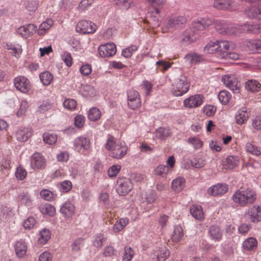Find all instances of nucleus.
I'll return each mask as SVG.
<instances>
[{"label":"nucleus","mask_w":261,"mask_h":261,"mask_svg":"<svg viewBox=\"0 0 261 261\" xmlns=\"http://www.w3.org/2000/svg\"><path fill=\"white\" fill-rule=\"evenodd\" d=\"M215 28L219 33L234 34L238 35L243 31H248L257 33L261 32V24H251L245 23L244 25L238 27H230L228 24L223 21H216L215 22Z\"/></svg>","instance_id":"obj_1"},{"label":"nucleus","mask_w":261,"mask_h":261,"mask_svg":"<svg viewBox=\"0 0 261 261\" xmlns=\"http://www.w3.org/2000/svg\"><path fill=\"white\" fill-rule=\"evenodd\" d=\"M256 199V194L255 191L249 188H241L237 190L232 196L233 202L242 207L253 203Z\"/></svg>","instance_id":"obj_2"},{"label":"nucleus","mask_w":261,"mask_h":261,"mask_svg":"<svg viewBox=\"0 0 261 261\" xmlns=\"http://www.w3.org/2000/svg\"><path fill=\"white\" fill-rule=\"evenodd\" d=\"M105 148L109 151L110 156L117 159L124 156L128 150V147L124 142H116L113 137L107 140Z\"/></svg>","instance_id":"obj_3"},{"label":"nucleus","mask_w":261,"mask_h":261,"mask_svg":"<svg viewBox=\"0 0 261 261\" xmlns=\"http://www.w3.org/2000/svg\"><path fill=\"white\" fill-rule=\"evenodd\" d=\"M187 22V18L183 16H171L167 17L162 26L163 33L172 32L184 27Z\"/></svg>","instance_id":"obj_4"},{"label":"nucleus","mask_w":261,"mask_h":261,"mask_svg":"<svg viewBox=\"0 0 261 261\" xmlns=\"http://www.w3.org/2000/svg\"><path fill=\"white\" fill-rule=\"evenodd\" d=\"M190 83L185 76L176 79L172 84L171 90L175 96H181L187 93L189 90Z\"/></svg>","instance_id":"obj_5"},{"label":"nucleus","mask_w":261,"mask_h":261,"mask_svg":"<svg viewBox=\"0 0 261 261\" xmlns=\"http://www.w3.org/2000/svg\"><path fill=\"white\" fill-rule=\"evenodd\" d=\"M245 217L248 221L257 223L261 221V206L254 205L249 207L244 214Z\"/></svg>","instance_id":"obj_6"},{"label":"nucleus","mask_w":261,"mask_h":261,"mask_svg":"<svg viewBox=\"0 0 261 261\" xmlns=\"http://www.w3.org/2000/svg\"><path fill=\"white\" fill-rule=\"evenodd\" d=\"M13 83L17 90L23 93H28L32 88V84L30 80L24 76H16L14 79Z\"/></svg>","instance_id":"obj_7"},{"label":"nucleus","mask_w":261,"mask_h":261,"mask_svg":"<svg viewBox=\"0 0 261 261\" xmlns=\"http://www.w3.org/2000/svg\"><path fill=\"white\" fill-rule=\"evenodd\" d=\"M97 30L96 25L92 21L82 20L79 21L75 27V31L80 34H93Z\"/></svg>","instance_id":"obj_8"},{"label":"nucleus","mask_w":261,"mask_h":261,"mask_svg":"<svg viewBox=\"0 0 261 261\" xmlns=\"http://www.w3.org/2000/svg\"><path fill=\"white\" fill-rule=\"evenodd\" d=\"M133 188V183L129 179L126 178L118 179L116 191L119 195H126L130 192Z\"/></svg>","instance_id":"obj_9"},{"label":"nucleus","mask_w":261,"mask_h":261,"mask_svg":"<svg viewBox=\"0 0 261 261\" xmlns=\"http://www.w3.org/2000/svg\"><path fill=\"white\" fill-rule=\"evenodd\" d=\"M204 102V97L201 94H195L186 98L183 102L185 108L194 109L200 107Z\"/></svg>","instance_id":"obj_10"},{"label":"nucleus","mask_w":261,"mask_h":261,"mask_svg":"<svg viewBox=\"0 0 261 261\" xmlns=\"http://www.w3.org/2000/svg\"><path fill=\"white\" fill-rule=\"evenodd\" d=\"M127 103L128 107L133 109H139L141 106V101L139 93L134 90H130L127 93Z\"/></svg>","instance_id":"obj_11"},{"label":"nucleus","mask_w":261,"mask_h":261,"mask_svg":"<svg viewBox=\"0 0 261 261\" xmlns=\"http://www.w3.org/2000/svg\"><path fill=\"white\" fill-rule=\"evenodd\" d=\"M222 82L225 85L233 91V93H239L240 83L233 75L227 74L223 76Z\"/></svg>","instance_id":"obj_12"},{"label":"nucleus","mask_w":261,"mask_h":261,"mask_svg":"<svg viewBox=\"0 0 261 261\" xmlns=\"http://www.w3.org/2000/svg\"><path fill=\"white\" fill-rule=\"evenodd\" d=\"M98 54L102 58H109L113 56L116 53V47L113 43H108L101 45L98 47Z\"/></svg>","instance_id":"obj_13"},{"label":"nucleus","mask_w":261,"mask_h":261,"mask_svg":"<svg viewBox=\"0 0 261 261\" xmlns=\"http://www.w3.org/2000/svg\"><path fill=\"white\" fill-rule=\"evenodd\" d=\"M75 149L81 153H84L90 148V141L89 138L80 137L75 139L74 142Z\"/></svg>","instance_id":"obj_14"},{"label":"nucleus","mask_w":261,"mask_h":261,"mask_svg":"<svg viewBox=\"0 0 261 261\" xmlns=\"http://www.w3.org/2000/svg\"><path fill=\"white\" fill-rule=\"evenodd\" d=\"M37 31V27L34 24H29L20 27L17 29V33L24 38L33 36Z\"/></svg>","instance_id":"obj_15"},{"label":"nucleus","mask_w":261,"mask_h":261,"mask_svg":"<svg viewBox=\"0 0 261 261\" xmlns=\"http://www.w3.org/2000/svg\"><path fill=\"white\" fill-rule=\"evenodd\" d=\"M46 160L40 153H34L31 158V166L34 169H40L45 167Z\"/></svg>","instance_id":"obj_16"},{"label":"nucleus","mask_w":261,"mask_h":261,"mask_svg":"<svg viewBox=\"0 0 261 261\" xmlns=\"http://www.w3.org/2000/svg\"><path fill=\"white\" fill-rule=\"evenodd\" d=\"M32 135V131L29 127H20L16 131L15 136L19 142L27 141Z\"/></svg>","instance_id":"obj_17"},{"label":"nucleus","mask_w":261,"mask_h":261,"mask_svg":"<svg viewBox=\"0 0 261 261\" xmlns=\"http://www.w3.org/2000/svg\"><path fill=\"white\" fill-rule=\"evenodd\" d=\"M169 255L170 251L166 247H159L154 250L152 259L154 261H165Z\"/></svg>","instance_id":"obj_18"},{"label":"nucleus","mask_w":261,"mask_h":261,"mask_svg":"<svg viewBox=\"0 0 261 261\" xmlns=\"http://www.w3.org/2000/svg\"><path fill=\"white\" fill-rule=\"evenodd\" d=\"M228 191V186L225 184H218L214 185L207 190V193L214 196H221Z\"/></svg>","instance_id":"obj_19"},{"label":"nucleus","mask_w":261,"mask_h":261,"mask_svg":"<svg viewBox=\"0 0 261 261\" xmlns=\"http://www.w3.org/2000/svg\"><path fill=\"white\" fill-rule=\"evenodd\" d=\"M14 250L17 257H23L27 254L28 246L24 241L20 240L16 242Z\"/></svg>","instance_id":"obj_20"},{"label":"nucleus","mask_w":261,"mask_h":261,"mask_svg":"<svg viewBox=\"0 0 261 261\" xmlns=\"http://www.w3.org/2000/svg\"><path fill=\"white\" fill-rule=\"evenodd\" d=\"M75 207L70 202H65L61 207L60 212L66 218H71L74 214Z\"/></svg>","instance_id":"obj_21"},{"label":"nucleus","mask_w":261,"mask_h":261,"mask_svg":"<svg viewBox=\"0 0 261 261\" xmlns=\"http://www.w3.org/2000/svg\"><path fill=\"white\" fill-rule=\"evenodd\" d=\"M197 35L192 29H187L181 36V41L185 44H188L196 41Z\"/></svg>","instance_id":"obj_22"},{"label":"nucleus","mask_w":261,"mask_h":261,"mask_svg":"<svg viewBox=\"0 0 261 261\" xmlns=\"http://www.w3.org/2000/svg\"><path fill=\"white\" fill-rule=\"evenodd\" d=\"M249 117V114L245 108L239 109L235 115L236 122L238 124H243L248 120Z\"/></svg>","instance_id":"obj_23"},{"label":"nucleus","mask_w":261,"mask_h":261,"mask_svg":"<svg viewBox=\"0 0 261 261\" xmlns=\"http://www.w3.org/2000/svg\"><path fill=\"white\" fill-rule=\"evenodd\" d=\"M240 163L239 158L236 155L228 156L223 163V167L226 169L232 170L238 166Z\"/></svg>","instance_id":"obj_24"},{"label":"nucleus","mask_w":261,"mask_h":261,"mask_svg":"<svg viewBox=\"0 0 261 261\" xmlns=\"http://www.w3.org/2000/svg\"><path fill=\"white\" fill-rule=\"evenodd\" d=\"M213 6L218 9L222 10H233L234 7L233 3L229 0H215Z\"/></svg>","instance_id":"obj_25"},{"label":"nucleus","mask_w":261,"mask_h":261,"mask_svg":"<svg viewBox=\"0 0 261 261\" xmlns=\"http://www.w3.org/2000/svg\"><path fill=\"white\" fill-rule=\"evenodd\" d=\"M212 23V20L207 18L200 20H196L192 23L193 28L198 31H202L207 29Z\"/></svg>","instance_id":"obj_26"},{"label":"nucleus","mask_w":261,"mask_h":261,"mask_svg":"<svg viewBox=\"0 0 261 261\" xmlns=\"http://www.w3.org/2000/svg\"><path fill=\"white\" fill-rule=\"evenodd\" d=\"M186 180L182 177H178L174 179L171 183L172 189L178 193L184 190L185 187Z\"/></svg>","instance_id":"obj_27"},{"label":"nucleus","mask_w":261,"mask_h":261,"mask_svg":"<svg viewBox=\"0 0 261 261\" xmlns=\"http://www.w3.org/2000/svg\"><path fill=\"white\" fill-rule=\"evenodd\" d=\"M257 241L253 237L245 239L243 243V248L246 251H254L257 247Z\"/></svg>","instance_id":"obj_28"},{"label":"nucleus","mask_w":261,"mask_h":261,"mask_svg":"<svg viewBox=\"0 0 261 261\" xmlns=\"http://www.w3.org/2000/svg\"><path fill=\"white\" fill-rule=\"evenodd\" d=\"M154 10L155 14L159 15L161 10L163 8L166 3V0H147Z\"/></svg>","instance_id":"obj_29"},{"label":"nucleus","mask_w":261,"mask_h":261,"mask_svg":"<svg viewBox=\"0 0 261 261\" xmlns=\"http://www.w3.org/2000/svg\"><path fill=\"white\" fill-rule=\"evenodd\" d=\"M56 107L54 103L49 101H43L39 107L38 111L40 113L48 112L50 114H53L56 111Z\"/></svg>","instance_id":"obj_30"},{"label":"nucleus","mask_w":261,"mask_h":261,"mask_svg":"<svg viewBox=\"0 0 261 261\" xmlns=\"http://www.w3.org/2000/svg\"><path fill=\"white\" fill-rule=\"evenodd\" d=\"M209 234L212 239L215 242H219L222 237V232L217 226H212L209 229Z\"/></svg>","instance_id":"obj_31"},{"label":"nucleus","mask_w":261,"mask_h":261,"mask_svg":"<svg viewBox=\"0 0 261 261\" xmlns=\"http://www.w3.org/2000/svg\"><path fill=\"white\" fill-rule=\"evenodd\" d=\"M191 215L196 219L202 220L204 218V214L201 206L198 205H192L190 207Z\"/></svg>","instance_id":"obj_32"},{"label":"nucleus","mask_w":261,"mask_h":261,"mask_svg":"<svg viewBox=\"0 0 261 261\" xmlns=\"http://www.w3.org/2000/svg\"><path fill=\"white\" fill-rule=\"evenodd\" d=\"M53 23V20L51 19H47L39 25V29L37 30L38 34L39 35H44L49 30Z\"/></svg>","instance_id":"obj_33"},{"label":"nucleus","mask_w":261,"mask_h":261,"mask_svg":"<svg viewBox=\"0 0 261 261\" xmlns=\"http://www.w3.org/2000/svg\"><path fill=\"white\" fill-rule=\"evenodd\" d=\"M245 87L252 92H258L261 89V84L256 80H251L246 83Z\"/></svg>","instance_id":"obj_34"},{"label":"nucleus","mask_w":261,"mask_h":261,"mask_svg":"<svg viewBox=\"0 0 261 261\" xmlns=\"http://www.w3.org/2000/svg\"><path fill=\"white\" fill-rule=\"evenodd\" d=\"M114 4L118 8L128 10L135 6L133 0H115Z\"/></svg>","instance_id":"obj_35"},{"label":"nucleus","mask_w":261,"mask_h":261,"mask_svg":"<svg viewBox=\"0 0 261 261\" xmlns=\"http://www.w3.org/2000/svg\"><path fill=\"white\" fill-rule=\"evenodd\" d=\"M247 46L253 53H261V41L251 40L248 42Z\"/></svg>","instance_id":"obj_36"},{"label":"nucleus","mask_w":261,"mask_h":261,"mask_svg":"<svg viewBox=\"0 0 261 261\" xmlns=\"http://www.w3.org/2000/svg\"><path fill=\"white\" fill-rule=\"evenodd\" d=\"M5 48L11 50V54L16 58L19 57L22 53L21 46L19 44H6Z\"/></svg>","instance_id":"obj_37"},{"label":"nucleus","mask_w":261,"mask_h":261,"mask_svg":"<svg viewBox=\"0 0 261 261\" xmlns=\"http://www.w3.org/2000/svg\"><path fill=\"white\" fill-rule=\"evenodd\" d=\"M129 222V219L127 218H120L113 226V231L115 232H119L123 230L125 227L128 224Z\"/></svg>","instance_id":"obj_38"},{"label":"nucleus","mask_w":261,"mask_h":261,"mask_svg":"<svg viewBox=\"0 0 261 261\" xmlns=\"http://www.w3.org/2000/svg\"><path fill=\"white\" fill-rule=\"evenodd\" d=\"M246 13L249 17L261 20V7H252L247 10Z\"/></svg>","instance_id":"obj_39"},{"label":"nucleus","mask_w":261,"mask_h":261,"mask_svg":"<svg viewBox=\"0 0 261 261\" xmlns=\"http://www.w3.org/2000/svg\"><path fill=\"white\" fill-rule=\"evenodd\" d=\"M229 49V43L226 40L217 41V52L225 55Z\"/></svg>","instance_id":"obj_40"},{"label":"nucleus","mask_w":261,"mask_h":261,"mask_svg":"<svg viewBox=\"0 0 261 261\" xmlns=\"http://www.w3.org/2000/svg\"><path fill=\"white\" fill-rule=\"evenodd\" d=\"M50 238V232L47 229H43L40 231L38 242L40 245L45 244Z\"/></svg>","instance_id":"obj_41"},{"label":"nucleus","mask_w":261,"mask_h":261,"mask_svg":"<svg viewBox=\"0 0 261 261\" xmlns=\"http://www.w3.org/2000/svg\"><path fill=\"white\" fill-rule=\"evenodd\" d=\"M185 59L189 64H197L201 62L203 60L201 56L196 53H191L187 55L185 57Z\"/></svg>","instance_id":"obj_42"},{"label":"nucleus","mask_w":261,"mask_h":261,"mask_svg":"<svg viewBox=\"0 0 261 261\" xmlns=\"http://www.w3.org/2000/svg\"><path fill=\"white\" fill-rule=\"evenodd\" d=\"M101 116L100 111L96 107L90 109L88 113V118L91 121H95L98 120Z\"/></svg>","instance_id":"obj_43"},{"label":"nucleus","mask_w":261,"mask_h":261,"mask_svg":"<svg viewBox=\"0 0 261 261\" xmlns=\"http://www.w3.org/2000/svg\"><path fill=\"white\" fill-rule=\"evenodd\" d=\"M218 98L222 105H226L231 98V94L226 90H222L218 94Z\"/></svg>","instance_id":"obj_44"},{"label":"nucleus","mask_w":261,"mask_h":261,"mask_svg":"<svg viewBox=\"0 0 261 261\" xmlns=\"http://www.w3.org/2000/svg\"><path fill=\"white\" fill-rule=\"evenodd\" d=\"M53 75L49 71H45L40 74V81L44 85H49L53 80Z\"/></svg>","instance_id":"obj_45"},{"label":"nucleus","mask_w":261,"mask_h":261,"mask_svg":"<svg viewBox=\"0 0 261 261\" xmlns=\"http://www.w3.org/2000/svg\"><path fill=\"white\" fill-rule=\"evenodd\" d=\"M245 150L253 155L259 156L261 154L259 148L253 144L248 142L245 145Z\"/></svg>","instance_id":"obj_46"},{"label":"nucleus","mask_w":261,"mask_h":261,"mask_svg":"<svg viewBox=\"0 0 261 261\" xmlns=\"http://www.w3.org/2000/svg\"><path fill=\"white\" fill-rule=\"evenodd\" d=\"M184 236L182 229L180 226L175 227L173 234L171 236L172 240L174 242H179Z\"/></svg>","instance_id":"obj_47"},{"label":"nucleus","mask_w":261,"mask_h":261,"mask_svg":"<svg viewBox=\"0 0 261 261\" xmlns=\"http://www.w3.org/2000/svg\"><path fill=\"white\" fill-rule=\"evenodd\" d=\"M43 140L45 143L51 145L56 142L57 136L55 134L45 133L43 134Z\"/></svg>","instance_id":"obj_48"},{"label":"nucleus","mask_w":261,"mask_h":261,"mask_svg":"<svg viewBox=\"0 0 261 261\" xmlns=\"http://www.w3.org/2000/svg\"><path fill=\"white\" fill-rule=\"evenodd\" d=\"M156 199V194L153 191H149L142 195V200L147 203H152Z\"/></svg>","instance_id":"obj_49"},{"label":"nucleus","mask_w":261,"mask_h":261,"mask_svg":"<svg viewBox=\"0 0 261 261\" xmlns=\"http://www.w3.org/2000/svg\"><path fill=\"white\" fill-rule=\"evenodd\" d=\"M41 212L43 214L54 216L56 214V209L54 206L50 204H45L42 205L40 208Z\"/></svg>","instance_id":"obj_50"},{"label":"nucleus","mask_w":261,"mask_h":261,"mask_svg":"<svg viewBox=\"0 0 261 261\" xmlns=\"http://www.w3.org/2000/svg\"><path fill=\"white\" fill-rule=\"evenodd\" d=\"M187 142L191 144L195 149H198L203 145L202 141L198 137H190L187 140Z\"/></svg>","instance_id":"obj_51"},{"label":"nucleus","mask_w":261,"mask_h":261,"mask_svg":"<svg viewBox=\"0 0 261 261\" xmlns=\"http://www.w3.org/2000/svg\"><path fill=\"white\" fill-rule=\"evenodd\" d=\"M204 51L207 54H214L217 52V41H210L204 47Z\"/></svg>","instance_id":"obj_52"},{"label":"nucleus","mask_w":261,"mask_h":261,"mask_svg":"<svg viewBox=\"0 0 261 261\" xmlns=\"http://www.w3.org/2000/svg\"><path fill=\"white\" fill-rule=\"evenodd\" d=\"M154 174L156 175L165 177L170 172L168 168L164 165H160L156 167L154 170Z\"/></svg>","instance_id":"obj_53"},{"label":"nucleus","mask_w":261,"mask_h":261,"mask_svg":"<svg viewBox=\"0 0 261 261\" xmlns=\"http://www.w3.org/2000/svg\"><path fill=\"white\" fill-rule=\"evenodd\" d=\"M84 240L83 238H78L75 240L71 245V250L73 252L80 251L83 247Z\"/></svg>","instance_id":"obj_54"},{"label":"nucleus","mask_w":261,"mask_h":261,"mask_svg":"<svg viewBox=\"0 0 261 261\" xmlns=\"http://www.w3.org/2000/svg\"><path fill=\"white\" fill-rule=\"evenodd\" d=\"M135 252L133 249L130 247H125L124 252L122 256V261H130L134 257Z\"/></svg>","instance_id":"obj_55"},{"label":"nucleus","mask_w":261,"mask_h":261,"mask_svg":"<svg viewBox=\"0 0 261 261\" xmlns=\"http://www.w3.org/2000/svg\"><path fill=\"white\" fill-rule=\"evenodd\" d=\"M121 169V166L118 164L111 166L108 170V175L111 178L116 177Z\"/></svg>","instance_id":"obj_56"},{"label":"nucleus","mask_w":261,"mask_h":261,"mask_svg":"<svg viewBox=\"0 0 261 261\" xmlns=\"http://www.w3.org/2000/svg\"><path fill=\"white\" fill-rule=\"evenodd\" d=\"M29 103L25 100L21 101L20 107L16 115L18 117H22L25 115L28 109L29 108Z\"/></svg>","instance_id":"obj_57"},{"label":"nucleus","mask_w":261,"mask_h":261,"mask_svg":"<svg viewBox=\"0 0 261 261\" xmlns=\"http://www.w3.org/2000/svg\"><path fill=\"white\" fill-rule=\"evenodd\" d=\"M105 240L106 238L103 234L99 233L96 234L94 237L93 241V245L97 248H100L103 245V243Z\"/></svg>","instance_id":"obj_58"},{"label":"nucleus","mask_w":261,"mask_h":261,"mask_svg":"<svg viewBox=\"0 0 261 261\" xmlns=\"http://www.w3.org/2000/svg\"><path fill=\"white\" fill-rule=\"evenodd\" d=\"M63 107L67 110L73 111L75 109L77 103L76 101L71 98L65 99L63 102Z\"/></svg>","instance_id":"obj_59"},{"label":"nucleus","mask_w":261,"mask_h":261,"mask_svg":"<svg viewBox=\"0 0 261 261\" xmlns=\"http://www.w3.org/2000/svg\"><path fill=\"white\" fill-rule=\"evenodd\" d=\"M95 89L90 86L86 85L83 87L82 94L85 97H93L95 95Z\"/></svg>","instance_id":"obj_60"},{"label":"nucleus","mask_w":261,"mask_h":261,"mask_svg":"<svg viewBox=\"0 0 261 261\" xmlns=\"http://www.w3.org/2000/svg\"><path fill=\"white\" fill-rule=\"evenodd\" d=\"M137 49L138 47L136 45H132L124 49L122 51V55L125 58H129Z\"/></svg>","instance_id":"obj_61"},{"label":"nucleus","mask_w":261,"mask_h":261,"mask_svg":"<svg viewBox=\"0 0 261 261\" xmlns=\"http://www.w3.org/2000/svg\"><path fill=\"white\" fill-rule=\"evenodd\" d=\"M156 15L155 16H151L147 20L148 23L149 24V27L152 29L159 27L160 24L158 17L159 15Z\"/></svg>","instance_id":"obj_62"},{"label":"nucleus","mask_w":261,"mask_h":261,"mask_svg":"<svg viewBox=\"0 0 261 261\" xmlns=\"http://www.w3.org/2000/svg\"><path fill=\"white\" fill-rule=\"evenodd\" d=\"M27 174V173L26 170L21 166H19L16 169L15 176L17 179L19 180H23L25 178Z\"/></svg>","instance_id":"obj_63"},{"label":"nucleus","mask_w":261,"mask_h":261,"mask_svg":"<svg viewBox=\"0 0 261 261\" xmlns=\"http://www.w3.org/2000/svg\"><path fill=\"white\" fill-rule=\"evenodd\" d=\"M12 167V160L10 157H7L1 162L2 170H9Z\"/></svg>","instance_id":"obj_64"}]
</instances>
